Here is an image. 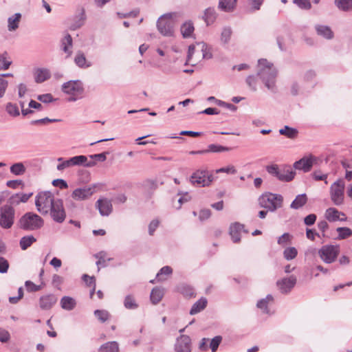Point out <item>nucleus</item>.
<instances>
[{
  "label": "nucleus",
  "mask_w": 352,
  "mask_h": 352,
  "mask_svg": "<svg viewBox=\"0 0 352 352\" xmlns=\"http://www.w3.org/2000/svg\"><path fill=\"white\" fill-rule=\"evenodd\" d=\"M217 16V14L214 8H208L205 10L203 19L205 21L206 25H210L215 21Z\"/></svg>",
  "instance_id": "obj_29"
},
{
  "label": "nucleus",
  "mask_w": 352,
  "mask_h": 352,
  "mask_svg": "<svg viewBox=\"0 0 352 352\" xmlns=\"http://www.w3.org/2000/svg\"><path fill=\"white\" fill-rule=\"evenodd\" d=\"M106 252H100L95 255V257L98 258L96 265L98 267V270H100V266L106 267L107 265V261H110L111 258L106 259Z\"/></svg>",
  "instance_id": "obj_43"
},
{
  "label": "nucleus",
  "mask_w": 352,
  "mask_h": 352,
  "mask_svg": "<svg viewBox=\"0 0 352 352\" xmlns=\"http://www.w3.org/2000/svg\"><path fill=\"white\" fill-rule=\"evenodd\" d=\"M87 161V156L85 155H76L71 157V162L72 166H85V163Z\"/></svg>",
  "instance_id": "obj_52"
},
{
  "label": "nucleus",
  "mask_w": 352,
  "mask_h": 352,
  "mask_svg": "<svg viewBox=\"0 0 352 352\" xmlns=\"http://www.w3.org/2000/svg\"><path fill=\"white\" fill-rule=\"evenodd\" d=\"M85 10L82 9L80 13L76 16L74 22L70 26V29L72 30H76L82 27L85 23Z\"/></svg>",
  "instance_id": "obj_34"
},
{
  "label": "nucleus",
  "mask_w": 352,
  "mask_h": 352,
  "mask_svg": "<svg viewBox=\"0 0 352 352\" xmlns=\"http://www.w3.org/2000/svg\"><path fill=\"white\" fill-rule=\"evenodd\" d=\"M283 197L280 194L265 192L259 197L258 204L267 211L274 212L283 207Z\"/></svg>",
  "instance_id": "obj_3"
},
{
  "label": "nucleus",
  "mask_w": 352,
  "mask_h": 352,
  "mask_svg": "<svg viewBox=\"0 0 352 352\" xmlns=\"http://www.w3.org/2000/svg\"><path fill=\"white\" fill-rule=\"evenodd\" d=\"M236 0H219L218 8L219 10L226 12H232L236 7Z\"/></svg>",
  "instance_id": "obj_25"
},
{
  "label": "nucleus",
  "mask_w": 352,
  "mask_h": 352,
  "mask_svg": "<svg viewBox=\"0 0 352 352\" xmlns=\"http://www.w3.org/2000/svg\"><path fill=\"white\" fill-rule=\"evenodd\" d=\"M53 186L59 187L60 189H65L68 187L67 183L62 179H56L52 182Z\"/></svg>",
  "instance_id": "obj_63"
},
{
  "label": "nucleus",
  "mask_w": 352,
  "mask_h": 352,
  "mask_svg": "<svg viewBox=\"0 0 352 352\" xmlns=\"http://www.w3.org/2000/svg\"><path fill=\"white\" fill-rule=\"evenodd\" d=\"M57 161L59 162L56 166V169L58 171H63L65 169L72 167V163L71 162V158L68 160H64L63 157H58Z\"/></svg>",
  "instance_id": "obj_44"
},
{
  "label": "nucleus",
  "mask_w": 352,
  "mask_h": 352,
  "mask_svg": "<svg viewBox=\"0 0 352 352\" xmlns=\"http://www.w3.org/2000/svg\"><path fill=\"white\" fill-rule=\"evenodd\" d=\"M173 273V270L169 266H164L163 267L160 272L156 275V278H157L158 281H163L166 278H162V275H170Z\"/></svg>",
  "instance_id": "obj_53"
},
{
  "label": "nucleus",
  "mask_w": 352,
  "mask_h": 352,
  "mask_svg": "<svg viewBox=\"0 0 352 352\" xmlns=\"http://www.w3.org/2000/svg\"><path fill=\"white\" fill-rule=\"evenodd\" d=\"M124 305L128 309H135L138 307V303L135 302L134 298L131 295L125 297L124 300Z\"/></svg>",
  "instance_id": "obj_48"
},
{
  "label": "nucleus",
  "mask_w": 352,
  "mask_h": 352,
  "mask_svg": "<svg viewBox=\"0 0 352 352\" xmlns=\"http://www.w3.org/2000/svg\"><path fill=\"white\" fill-rule=\"evenodd\" d=\"M266 170L271 175L284 182L293 180L296 175V172L289 166L278 167L276 164L270 165L266 167Z\"/></svg>",
  "instance_id": "obj_4"
},
{
  "label": "nucleus",
  "mask_w": 352,
  "mask_h": 352,
  "mask_svg": "<svg viewBox=\"0 0 352 352\" xmlns=\"http://www.w3.org/2000/svg\"><path fill=\"white\" fill-rule=\"evenodd\" d=\"M197 56L198 58L210 59L212 58V53L204 42H199L196 43Z\"/></svg>",
  "instance_id": "obj_18"
},
{
  "label": "nucleus",
  "mask_w": 352,
  "mask_h": 352,
  "mask_svg": "<svg viewBox=\"0 0 352 352\" xmlns=\"http://www.w3.org/2000/svg\"><path fill=\"white\" fill-rule=\"evenodd\" d=\"M345 182L344 179L339 178L329 188V196L336 206H341L344 202Z\"/></svg>",
  "instance_id": "obj_6"
},
{
  "label": "nucleus",
  "mask_w": 352,
  "mask_h": 352,
  "mask_svg": "<svg viewBox=\"0 0 352 352\" xmlns=\"http://www.w3.org/2000/svg\"><path fill=\"white\" fill-rule=\"evenodd\" d=\"M291 239V236L289 233H284L278 239V243L280 245H285Z\"/></svg>",
  "instance_id": "obj_64"
},
{
  "label": "nucleus",
  "mask_w": 352,
  "mask_h": 352,
  "mask_svg": "<svg viewBox=\"0 0 352 352\" xmlns=\"http://www.w3.org/2000/svg\"><path fill=\"white\" fill-rule=\"evenodd\" d=\"M296 283V278L292 275L287 278L278 280L276 283L277 287L283 294L289 293Z\"/></svg>",
  "instance_id": "obj_15"
},
{
  "label": "nucleus",
  "mask_w": 352,
  "mask_h": 352,
  "mask_svg": "<svg viewBox=\"0 0 352 352\" xmlns=\"http://www.w3.org/2000/svg\"><path fill=\"white\" fill-rule=\"evenodd\" d=\"M191 339L188 336L182 335L175 344V352H191Z\"/></svg>",
  "instance_id": "obj_14"
},
{
  "label": "nucleus",
  "mask_w": 352,
  "mask_h": 352,
  "mask_svg": "<svg viewBox=\"0 0 352 352\" xmlns=\"http://www.w3.org/2000/svg\"><path fill=\"white\" fill-rule=\"evenodd\" d=\"M95 316L101 322H105L110 318V314L107 310L97 309L94 311Z\"/></svg>",
  "instance_id": "obj_47"
},
{
  "label": "nucleus",
  "mask_w": 352,
  "mask_h": 352,
  "mask_svg": "<svg viewBox=\"0 0 352 352\" xmlns=\"http://www.w3.org/2000/svg\"><path fill=\"white\" fill-rule=\"evenodd\" d=\"M53 194L50 191L39 192L36 196L35 205L37 210L43 215L49 213L50 209L55 202Z\"/></svg>",
  "instance_id": "obj_5"
},
{
  "label": "nucleus",
  "mask_w": 352,
  "mask_h": 352,
  "mask_svg": "<svg viewBox=\"0 0 352 352\" xmlns=\"http://www.w3.org/2000/svg\"><path fill=\"white\" fill-rule=\"evenodd\" d=\"M26 168L22 162H17L10 166V172L15 175H21L25 173Z\"/></svg>",
  "instance_id": "obj_41"
},
{
  "label": "nucleus",
  "mask_w": 352,
  "mask_h": 352,
  "mask_svg": "<svg viewBox=\"0 0 352 352\" xmlns=\"http://www.w3.org/2000/svg\"><path fill=\"white\" fill-rule=\"evenodd\" d=\"M279 133L286 136L287 138L295 139L298 136V131L296 129L292 128L289 126H285L279 130Z\"/></svg>",
  "instance_id": "obj_36"
},
{
  "label": "nucleus",
  "mask_w": 352,
  "mask_h": 352,
  "mask_svg": "<svg viewBox=\"0 0 352 352\" xmlns=\"http://www.w3.org/2000/svg\"><path fill=\"white\" fill-rule=\"evenodd\" d=\"M182 17L179 12H170L161 16L157 21L158 31L164 36H173L175 23Z\"/></svg>",
  "instance_id": "obj_2"
},
{
  "label": "nucleus",
  "mask_w": 352,
  "mask_h": 352,
  "mask_svg": "<svg viewBox=\"0 0 352 352\" xmlns=\"http://www.w3.org/2000/svg\"><path fill=\"white\" fill-rule=\"evenodd\" d=\"M21 18V14L16 13L8 19V29L9 31H15L19 28Z\"/></svg>",
  "instance_id": "obj_27"
},
{
  "label": "nucleus",
  "mask_w": 352,
  "mask_h": 352,
  "mask_svg": "<svg viewBox=\"0 0 352 352\" xmlns=\"http://www.w3.org/2000/svg\"><path fill=\"white\" fill-rule=\"evenodd\" d=\"M107 154H108V153H102L99 154L91 155L89 157L90 159L94 160L96 162H104L107 159Z\"/></svg>",
  "instance_id": "obj_62"
},
{
  "label": "nucleus",
  "mask_w": 352,
  "mask_h": 352,
  "mask_svg": "<svg viewBox=\"0 0 352 352\" xmlns=\"http://www.w3.org/2000/svg\"><path fill=\"white\" fill-rule=\"evenodd\" d=\"M164 294V289L160 287L153 288L150 296L152 303L154 305L157 304L162 300Z\"/></svg>",
  "instance_id": "obj_35"
},
{
  "label": "nucleus",
  "mask_w": 352,
  "mask_h": 352,
  "mask_svg": "<svg viewBox=\"0 0 352 352\" xmlns=\"http://www.w3.org/2000/svg\"><path fill=\"white\" fill-rule=\"evenodd\" d=\"M318 253L323 262L330 264L336 260L340 253V247L338 245H325L318 250Z\"/></svg>",
  "instance_id": "obj_9"
},
{
  "label": "nucleus",
  "mask_w": 352,
  "mask_h": 352,
  "mask_svg": "<svg viewBox=\"0 0 352 352\" xmlns=\"http://www.w3.org/2000/svg\"><path fill=\"white\" fill-rule=\"evenodd\" d=\"M96 207L102 216H109L113 209L111 201L106 198L98 199L96 202Z\"/></svg>",
  "instance_id": "obj_17"
},
{
  "label": "nucleus",
  "mask_w": 352,
  "mask_h": 352,
  "mask_svg": "<svg viewBox=\"0 0 352 352\" xmlns=\"http://www.w3.org/2000/svg\"><path fill=\"white\" fill-rule=\"evenodd\" d=\"M207 303L208 301L206 298H201L199 300L194 303L190 311V314L195 315L204 310L206 308Z\"/></svg>",
  "instance_id": "obj_32"
},
{
  "label": "nucleus",
  "mask_w": 352,
  "mask_h": 352,
  "mask_svg": "<svg viewBox=\"0 0 352 352\" xmlns=\"http://www.w3.org/2000/svg\"><path fill=\"white\" fill-rule=\"evenodd\" d=\"M61 307L66 310H72L75 305L76 302L74 299L69 296H64L60 300Z\"/></svg>",
  "instance_id": "obj_38"
},
{
  "label": "nucleus",
  "mask_w": 352,
  "mask_h": 352,
  "mask_svg": "<svg viewBox=\"0 0 352 352\" xmlns=\"http://www.w3.org/2000/svg\"><path fill=\"white\" fill-rule=\"evenodd\" d=\"M340 214L344 216V213L339 212L335 208H329L325 211V218L329 221H336L340 220ZM341 220H344V219H341Z\"/></svg>",
  "instance_id": "obj_26"
},
{
  "label": "nucleus",
  "mask_w": 352,
  "mask_h": 352,
  "mask_svg": "<svg viewBox=\"0 0 352 352\" xmlns=\"http://www.w3.org/2000/svg\"><path fill=\"white\" fill-rule=\"evenodd\" d=\"M178 291L187 298L195 296V292L192 287L182 284L178 287Z\"/></svg>",
  "instance_id": "obj_42"
},
{
  "label": "nucleus",
  "mask_w": 352,
  "mask_h": 352,
  "mask_svg": "<svg viewBox=\"0 0 352 352\" xmlns=\"http://www.w3.org/2000/svg\"><path fill=\"white\" fill-rule=\"evenodd\" d=\"M231 149L232 148L230 147L212 144L208 146L207 149L200 150L199 153L200 154H205L209 152L221 153L225 151H230Z\"/></svg>",
  "instance_id": "obj_30"
},
{
  "label": "nucleus",
  "mask_w": 352,
  "mask_h": 352,
  "mask_svg": "<svg viewBox=\"0 0 352 352\" xmlns=\"http://www.w3.org/2000/svg\"><path fill=\"white\" fill-rule=\"evenodd\" d=\"M257 75L264 84L265 87L271 92L277 91L276 77L278 71L272 63L266 59H260L258 62Z\"/></svg>",
  "instance_id": "obj_1"
},
{
  "label": "nucleus",
  "mask_w": 352,
  "mask_h": 352,
  "mask_svg": "<svg viewBox=\"0 0 352 352\" xmlns=\"http://www.w3.org/2000/svg\"><path fill=\"white\" fill-rule=\"evenodd\" d=\"M232 34V31L230 28H224L221 34V41L224 44L228 43L230 40Z\"/></svg>",
  "instance_id": "obj_50"
},
{
  "label": "nucleus",
  "mask_w": 352,
  "mask_h": 352,
  "mask_svg": "<svg viewBox=\"0 0 352 352\" xmlns=\"http://www.w3.org/2000/svg\"><path fill=\"white\" fill-rule=\"evenodd\" d=\"M82 280L86 283V284L89 286L92 287V289L90 292V296L92 297V296L94 294L95 289H96V282L95 278L94 276H89L87 274H84L82 276Z\"/></svg>",
  "instance_id": "obj_51"
},
{
  "label": "nucleus",
  "mask_w": 352,
  "mask_h": 352,
  "mask_svg": "<svg viewBox=\"0 0 352 352\" xmlns=\"http://www.w3.org/2000/svg\"><path fill=\"white\" fill-rule=\"evenodd\" d=\"M274 300L273 296L268 294L265 298L260 300L257 302V307L263 310L265 314H269L270 311L267 309L268 304L272 302Z\"/></svg>",
  "instance_id": "obj_37"
},
{
  "label": "nucleus",
  "mask_w": 352,
  "mask_h": 352,
  "mask_svg": "<svg viewBox=\"0 0 352 352\" xmlns=\"http://www.w3.org/2000/svg\"><path fill=\"white\" fill-rule=\"evenodd\" d=\"M222 340V337L220 336H217L213 338L210 342V348L212 352H216L219 344H221Z\"/></svg>",
  "instance_id": "obj_54"
},
{
  "label": "nucleus",
  "mask_w": 352,
  "mask_h": 352,
  "mask_svg": "<svg viewBox=\"0 0 352 352\" xmlns=\"http://www.w3.org/2000/svg\"><path fill=\"white\" fill-rule=\"evenodd\" d=\"M14 210L10 206L1 208L0 226L3 228H10L14 223Z\"/></svg>",
  "instance_id": "obj_12"
},
{
  "label": "nucleus",
  "mask_w": 352,
  "mask_h": 352,
  "mask_svg": "<svg viewBox=\"0 0 352 352\" xmlns=\"http://www.w3.org/2000/svg\"><path fill=\"white\" fill-rule=\"evenodd\" d=\"M293 2L301 9L309 10L311 8L309 0H293Z\"/></svg>",
  "instance_id": "obj_56"
},
{
  "label": "nucleus",
  "mask_w": 352,
  "mask_h": 352,
  "mask_svg": "<svg viewBox=\"0 0 352 352\" xmlns=\"http://www.w3.org/2000/svg\"><path fill=\"white\" fill-rule=\"evenodd\" d=\"M307 201V197L305 194H301L296 196L295 199L292 202L290 207L292 209H299L302 207Z\"/></svg>",
  "instance_id": "obj_33"
},
{
  "label": "nucleus",
  "mask_w": 352,
  "mask_h": 352,
  "mask_svg": "<svg viewBox=\"0 0 352 352\" xmlns=\"http://www.w3.org/2000/svg\"><path fill=\"white\" fill-rule=\"evenodd\" d=\"M316 33L318 36L323 37L325 39L331 40L333 38L334 34L331 28L328 25H316L315 26Z\"/></svg>",
  "instance_id": "obj_21"
},
{
  "label": "nucleus",
  "mask_w": 352,
  "mask_h": 352,
  "mask_svg": "<svg viewBox=\"0 0 352 352\" xmlns=\"http://www.w3.org/2000/svg\"><path fill=\"white\" fill-rule=\"evenodd\" d=\"M74 63L78 67L82 69H87L92 65L91 63L87 60L85 54L81 51L76 52L74 57Z\"/></svg>",
  "instance_id": "obj_22"
},
{
  "label": "nucleus",
  "mask_w": 352,
  "mask_h": 352,
  "mask_svg": "<svg viewBox=\"0 0 352 352\" xmlns=\"http://www.w3.org/2000/svg\"><path fill=\"white\" fill-rule=\"evenodd\" d=\"M312 177L313 178L316 180V181H324V183L326 184H328V182L327 180V177H328V174H323L322 173V172L320 170H315L313 173H312Z\"/></svg>",
  "instance_id": "obj_55"
},
{
  "label": "nucleus",
  "mask_w": 352,
  "mask_h": 352,
  "mask_svg": "<svg viewBox=\"0 0 352 352\" xmlns=\"http://www.w3.org/2000/svg\"><path fill=\"white\" fill-rule=\"evenodd\" d=\"M72 45V38L70 34H67L61 40V49L67 54L66 58L71 56Z\"/></svg>",
  "instance_id": "obj_23"
},
{
  "label": "nucleus",
  "mask_w": 352,
  "mask_h": 352,
  "mask_svg": "<svg viewBox=\"0 0 352 352\" xmlns=\"http://www.w3.org/2000/svg\"><path fill=\"white\" fill-rule=\"evenodd\" d=\"M10 339V333L7 330L0 327V342L6 343L8 342Z\"/></svg>",
  "instance_id": "obj_58"
},
{
  "label": "nucleus",
  "mask_w": 352,
  "mask_h": 352,
  "mask_svg": "<svg viewBox=\"0 0 352 352\" xmlns=\"http://www.w3.org/2000/svg\"><path fill=\"white\" fill-rule=\"evenodd\" d=\"M336 230L338 232V239H344L352 235V230L347 227H339Z\"/></svg>",
  "instance_id": "obj_45"
},
{
  "label": "nucleus",
  "mask_w": 352,
  "mask_h": 352,
  "mask_svg": "<svg viewBox=\"0 0 352 352\" xmlns=\"http://www.w3.org/2000/svg\"><path fill=\"white\" fill-rule=\"evenodd\" d=\"M217 173H226L228 174H235L236 173V169L232 165L228 166L227 167H223L216 170Z\"/></svg>",
  "instance_id": "obj_60"
},
{
  "label": "nucleus",
  "mask_w": 352,
  "mask_h": 352,
  "mask_svg": "<svg viewBox=\"0 0 352 352\" xmlns=\"http://www.w3.org/2000/svg\"><path fill=\"white\" fill-rule=\"evenodd\" d=\"M34 80L37 83H41L51 76V74L49 69L45 68H38L34 72Z\"/></svg>",
  "instance_id": "obj_24"
},
{
  "label": "nucleus",
  "mask_w": 352,
  "mask_h": 352,
  "mask_svg": "<svg viewBox=\"0 0 352 352\" xmlns=\"http://www.w3.org/2000/svg\"><path fill=\"white\" fill-rule=\"evenodd\" d=\"M119 344L116 341L107 342L102 344L98 352H119Z\"/></svg>",
  "instance_id": "obj_28"
},
{
  "label": "nucleus",
  "mask_w": 352,
  "mask_h": 352,
  "mask_svg": "<svg viewBox=\"0 0 352 352\" xmlns=\"http://www.w3.org/2000/svg\"><path fill=\"white\" fill-rule=\"evenodd\" d=\"M43 219L36 214L27 212L19 220V226L26 230H34L43 226Z\"/></svg>",
  "instance_id": "obj_7"
},
{
  "label": "nucleus",
  "mask_w": 352,
  "mask_h": 352,
  "mask_svg": "<svg viewBox=\"0 0 352 352\" xmlns=\"http://www.w3.org/2000/svg\"><path fill=\"white\" fill-rule=\"evenodd\" d=\"M62 91L68 95H71L72 97L68 100L74 102L78 99L79 96L82 94L84 87L80 80H69L62 85Z\"/></svg>",
  "instance_id": "obj_8"
},
{
  "label": "nucleus",
  "mask_w": 352,
  "mask_h": 352,
  "mask_svg": "<svg viewBox=\"0 0 352 352\" xmlns=\"http://www.w3.org/2000/svg\"><path fill=\"white\" fill-rule=\"evenodd\" d=\"M335 4L342 11L352 10V0H335Z\"/></svg>",
  "instance_id": "obj_40"
},
{
  "label": "nucleus",
  "mask_w": 352,
  "mask_h": 352,
  "mask_svg": "<svg viewBox=\"0 0 352 352\" xmlns=\"http://www.w3.org/2000/svg\"><path fill=\"white\" fill-rule=\"evenodd\" d=\"M36 241V239L32 235L25 236L20 240V247L23 250H25Z\"/></svg>",
  "instance_id": "obj_39"
},
{
  "label": "nucleus",
  "mask_w": 352,
  "mask_h": 352,
  "mask_svg": "<svg viewBox=\"0 0 352 352\" xmlns=\"http://www.w3.org/2000/svg\"><path fill=\"white\" fill-rule=\"evenodd\" d=\"M213 181V176L206 170H197L190 176V182L196 186H208Z\"/></svg>",
  "instance_id": "obj_10"
},
{
  "label": "nucleus",
  "mask_w": 352,
  "mask_h": 352,
  "mask_svg": "<svg viewBox=\"0 0 352 352\" xmlns=\"http://www.w3.org/2000/svg\"><path fill=\"white\" fill-rule=\"evenodd\" d=\"M95 188V186H92L76 188L73 191L72 197L77 201L87 199L94 193Z\"/></svg>",
  "instance_id": "obj_13"
},
{
  "label": "nucleus",
  "mask_w": 352,
  "mask_h": 352,
  "mask_svg": "<svg viewBox=\"0 0 352 352\" xmlns=\"http://www.w3.org/2000/svg\"><path fill=\"white\" fill-rule=\"evenodd\" d=\"M195 30L194 25L190 21L185 22L181 26L180 31L184 38L191 37Z\"/></svg>",
  "instance_id": "obj_31"
},
{
  "label": "nucleus",
  "mask_w": 352,
  "mask_h": 352,
  "mask_svg": "<svg viewBox=\"0 0 352 352\" xmlns=\"http://www.w3.org/2000/svg\"><path fill=\"white\" fill-rule=\"evenodd\" d=\"M246 82L249 87L253 91H256L257 90V80L254 76H249L246 78Z\"/></svg>",
  "instance_id": "obj_57"
},
{
  "label": "nucleus",
  "mask_w": 352,
  "mask_h": 352,
  "mask_svg": "<svg viewBox=\"0 0 352 352\" xmlns=\"http://www.w3.org/2000/svg\"><path fill=\"white\" fill-rule=\"evenodd\" d=\"M9 263L8 261L3 257L0 256V273L4 274L8 272Z\"/></svg>",
  "instance_id": "obj_61"
},
{
  "label": "nucleus",
  "mask_w": 352,
  "mask_h": 352,
  "mask_svg": "<svg viewBox=\"0 0 352 352\" xmlns=\"http://www.w3.org/2000/svg\"><path fill=\"white\" fill-rule=\"evenodd\" d=\"M6 112L12 117H16L20 115L19 109L16 104L8 102L6 105Z\"/></svg>",
  "instance_id": "obj_46"
},
{
  "label": "nucleus",
  "mask_w": 352,
  "mask_h": 352,
  "mask_svg": "<svg viewBox=\"0 0 352 352\" xmlns=\"http://www.w3.org/2000/svg\"><path fill=\"white\" fill-rule=\"evenodd\" d=\"M57 298L53 294L43 296L40 298L39 305L44 310L50 309L56 302Z\"/></svg>",
  "instance_id": "obj_19"
},
{
  "label": "nucleus",
  "mask_w": 352,
  "mask_h": 352,
  "mask_svg": "<svg viewBox=\"0 0 352 352\" xmlns=\"http://www.w3.org/2000/svg\"><path fill=\"white\" fill-rule=\"evenodd\" d=\"M195 53L197 54L196 44L191 45L188 47L187 59H186L185 65H187L188 63H190L191 61L192 56Z\"/></svg>",
  "instance_id": "obj_59"
},
{
  "label": "nucleus",
  "mask_w": 352,
  "mask_h": 352,
  "mask_svg": "<svg viewBox=\"0 0 352 352\" xmlns=\"http://www.w3.org/2000/svg\"><path fill=\"white\" fill-rule=\"evenodd\" d=\"M244 226L239 223H234L230 227V235L234 243H238L241 240L240 233L243 230Z\"/></svg>",
  "instance_id": "obj_20"
},
{
  "label": "nucleus",
  "mask_w": 352,
  "mask_h": 352,
  "mask_svg": "<svg viewBox=\"0 0 352 352\" xmlns=\"http://www.w3.org/2000/svg\"><path fill=\"white\" fill-rule=\"evenodd\" d=\"M52 219L56 223H63L66 218V212L63 206V201L60 199H56L55 202L51 206L50 211Z\"/></svg>",
  "instance_id": "obj_11"
},
{
  "label": "nucleus",
  "mask_w": 352,
  "mask_h": 352,
  "mask_svg": "<svg viewBox=\"0 0 352 352\" xmlns=\"http://www.w3.org/2000/svg\"><path fill=\"white\" fill-rule=\"evenodd\" d=\"M314 161V158L312 157H302L294 164V168L296 170H302L304 173H307L311 170Z\"/></svg>",
  "instance_id": "obj_16"
},
{
  "label": "nucleus",
  "mask_w": 352,
  "mask_h": 352,
  "mask_svg": "<svg viewBox=\"0 0 352 352\" xmlns=\"http://www.w3.org/2000/svg\"><path fill=\"white\" fill-rule=\"evenodd\" d=\"M297 254L298 251L296 248L294 247L287 248L283 252L284 258L287 261H290L295 258Z\"/></svg>",
  "instance_id": "obj_49"
}]
</instances>
